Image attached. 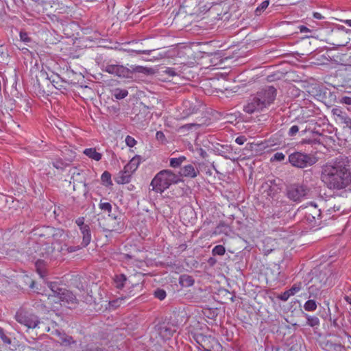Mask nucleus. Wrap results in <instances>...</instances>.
Segmentation results:
<instances>
[{"instance_id":"1","label":"nucleus","mask_w":351,"mask_h":351,"mask_svg":"<svg viewBox=\"0 0 351 351\" xmlns=\"http://www.w3.org/2000/svg\"><path fill=\"white\" fill-rule=\"evenodd\" d=\"M322 181L330 189H343L351 183V171L342 161H334L323 166Z\"/></svg>"},{"instance_id":"2","label":"nucleus","mask_w":351,"mask_h":351,"mask_svg":"<svg viewBox=\"0 0 351 351\" xmlns=\"http://www.w3.org/2000/svg\"><path fill=\"white\" fill-rule=\"evenodd\" d=\"M180 180L179 176L169 169L162 170L153 178L151 186L157 193H162L171 184H177Z\"/></svg>"},{"instance_id":"3","label":"nucleus","mask_w":351,"mask_h":351,"mask_svg":"<svg viewBox=\"0 0 351 351\" xmlns=\"http://www.w3.org/2000/svg\"><path fill=\"white\" fill-rule=\"evenodd\" d=\"M43 234L51 242L53 245L51 252L56 250L58 252H62L64 250L69 236L64 230L48 226L44 228Z\"/></svg>"},{"instance_id":"4","label":"nucleus","mask_w":351,"mask_h":351,"mask_svg":"<svg viewBox=\"0 0 351 351\" xmlns=\"http://www.w3.org/2000/svg\"><path fill=\"white\" fill-rule=\"evenodd\" d=\"M49 287L51 293L49 294L48 299L61 305L73 304L76 302L75 296L69 291L59 287L56 282H50Z\"/></svg>"},{"instance_id":"5","label":"nucleus","mask_w":351,"mask_h":351,"mask_svg":"<svg viewBox=\"0 0 351 351\" xmlns=\"http://www.w3.org/2000/svg\"><path fill=\"white\" fill-rule=\"evenodd\" d=\"M289 162L294 167L304 169L315 164L317 161L316 157L301 152H295L289 154Z\"/></svg>"},{"instance_id":"6","label":"nucleus","mask_w":351,"mask_h":351,"mask_svg":"<svg viewBox=\"0 0 351 351\" xmlns=\"http://www.w3.org/2000/svg\"><path fill=\"white\" fill-rule=\"evenodd\" d=\"M309 192L308 188L303 184H294L287 189L288 198L293 202H301Z\"/></svg>"},{"instance_id":"7","label":"nucleus","mask_w":351,"mask_h":351,"mask_svg":"<svg viewBox=\"0 0 351 351\" xmlns=\"http://www.w3.org/2000/svg\"><path fill=\"white\" fill-rule=\"evenodd\" d=\"M304 219L307 223L312 227L319 225L321 217V210L317 208V205L311 203L310 205L304 208Z\"/></svg>"},{"instance_id":"8","label":"nucleus","mask_w":351,"mask_h":351,"mask_svg":"<svg viewBox=\"0 0 351 351\" xmlns=\"http://www.w3.org/2000/svg\"><path fill=\"white\" fill-rule=\"evenodd\" d=\"M15 318L19 324L25 326L28 328H35L40 323L37 316L23 311L16 312Z\"/></svg>"},{"instance_id":"9","label":"nucleus","mask_w":351,"mask_h":351,"mask_svg":"<svg viewBox=\"0 0 351 351\" xmlns=\"http://www.w3.org/2000/svg\"><path fill=\"white\" fill-rule=\"evenodd\" d=\"M61 156L62 158H57L55 159L52 162L53 166L60 170H63L66 167H67L73 159L75 156V152L70 150L66 146H64L62 149H61Z\"/></svg>"},{"instance_id":"10","label":"nucleus","mask_w":351,"mask_h":351,"mask_svg":"<svg viewBox=\"0 0 351 351\" xmlns=\"http://www.w3.org/2000/svg\"><path fill=\"white\" fill-rule=\"evenodd\" d=\"M276 90L274 87L269 86L258 92L256 96L261 101L262 104H263V107L266 108L274 101L276 96Z\"/></svg>"},{"instance_id":"11","label":"nucleus","mask_w":351,"mask_h":351,"mask_svg":"<svg viewBox=\"0 0 351 351\" xmlns=\"http://www.w3.org/2000/svg\"><path fill=\"white\" fill-rule=\"evenodd\" d=\"M156 329L160 337L167 340L170 339L176 331V326L170 323H163L157 326Z\"/></svg>"},{"instance_id":"12","label":"nucleus","mask_w":351,"mask_h":351,"mask_svg":"<svg viewBox=\"0 0 351 351\" xmlns=\"http://www.w3.org/2000/svg\"><path fill=\"white\" fill-rule=\"evenodd\" d=\"M104 71L110 74H112L120 77H128L130 75V69L122 65L118 64L106 65Z\"/></svg>"},{"instance_id":"13","label":"nucleus","mask_w":351,"mask_h":351,"mask_svg":"<svg viewBox=\"0 0 351 351\" xmlns=\"http://www.w3.org/2000/svg\"><path fill=\"white\" fill-rule=\"evenodd\" d=\"M263 108V104L258 99V97L256 96L252 99L245 106H244L243 110L245 112L252 114L255 112L262 110Z\"/></svg>"},{"instance_id":"14","label":"nucleus","mask_w":351,"mask_h":351,"mask_svg":"<svg viewBox=\"0 0 351 351\" xmlns=\"http://www.w3.org/2000/svg\"><path fill=\"white\" fill-rule=\"evenodd\" d=\"M181 109L182 110V114L180 117L181 119H185L189 116L196 113L198 110V108L190 101H183Z\"/></svg>"},{"instance_id":"15","label":"nucleus","mask_w":351,"mask_h":351,"mask_svg":"<svg viewBox=\"0 0 351 351\" xmlns=\"http://www.w3.org/2000/svg\"><path fill=\"white\" fill-rule=\"evenodd\" d=\"M180 176L190 178H194L199 174V170L193 165H184L180 169Z\"/></svg>"},{"instance_id":"16","label":"nucleus","mask_w":351,"mask_h":351,"mask_svg":"<svg viewBox=\"0 0 351 351\" xmlns=\"http://www.w3.org/2000/svg\"><path fill=\"white\" fill-rule=\"evenodd\" d=\"M110 219H112L113 222L109 225L110 228L108 230L110 232L121 233L124 228L123 223L121 221V218L116 216H112Z\"/></svg>"},{"instance_id":"17","label":"nucleus","mask_w":351,"mask_h":351,"mask_svg":"<svg viewBox=\"0 0 351 351\" xmlns=\"http://www.w3.org/2000/svg\"><path fill=\"white\" fill-rule=\"evenodd\" d=\"M114 285L118 289H122L124 287H130V282L124 274L116 275L114 278Z\"/></svg>"},{"instance_id":"18","label":"nucleus","mask_w":351,"mask_h":351,"mask_svg":"<svg viewBox=\"0 0 351 351\" xmlns=\"http://www.w3.org/2000/svg\"><path fill=\"white\" fill-rule=\"evenodd\" d=\"M141 163V158L139 156L133 157L124 168L132 174L137 169Z\"/></svg>"},{"instance_id":"19","label":"nucleus","mask_w":351,"mask_h":351,"mask_svg":"<svg viewBox=\"0 0 351 351\" xmlns=\"http://www.w3.org/2000/svg\"><path fill=\"white\" fill-rule=\"evenodd\" d=\"M132 173H129L124 168L123 171H120L116 178V182L119 184H127L130 182Z\"/></svg>"},{"instance_id":"20","label":"nucleus","mask_w":351,"mask_h":351,"mask_svg":"<svg viewBox=\"0 0 351 351\" xmlns=\"http://www.w3.org/2000/svg\"><path fill=\"white\" fill-rule=\"evenodd\" d=\"M80 230L82 234V242L81 245L82 247H86L91 241V234L90 228L88 226H83V228H82Z\"/></svg>"},{"instance_id":"21","label":"nucleus","mask_w":351,"mask_h":351,"mask_svg":"<svg viewBox=\"0 0 351 351\" xmlns=\"http://www.w3.org/2000/svg\"><path fill=\"white\" fill-rule=\"evenodd\" d=\"M83 153L95 161H99L101 159V154L97 152L95 148H86L84 150Z\"/></svg>"},{"instance_id":"22","label":"nucleus","mask_w":351,"mask_h":351,"mask_svg":"<svg viewBox=\"0 0 351 351\" xmlns=\"http://www.w3.org/2000/svg\"><path fill=\"white\" fill-rule=\"evenodd\" d=\"M331 112L334 116L336 123L339 122L345 115L347 114V113L340 107L333 108Z\"/></svg>"},{"instance_id":"23","label":"nucleus","mask_w":351,"mask_h":351,"mask_svg":"<svg viewBox=\"0 0 351 351\" xmlns=\"http://www.w3.org/2000/svg\"><path fill=\"white\" fill-rule=\"evenodd\" d=\"M186 160L184 156H180L178 158H169V166L172 168H178Z\"/></svg>"},{"instance_id":"24","label":"nucleus","mask_w":351,"mask_h":351,"mask_svg":"<svg viewBox=\"0 0 351 351\" xmlns=\"http://www.w3.org/2000/svg\"><path fill=\"white\" fill-rule=\"evenodd\" d=\"M46 265V261L45 260L38 259L35 263V267L36 268V271L41 278H43L45 276V272L44 268Z\"/></svg>"},{"instance_id":"25","label":"nucleus","mask_w":351,"mask_h":351,"mask_svg":"<svg viewBox=\"0 0 351 351\" xmlns=\"http://www.w3.org/2000/svg\"><path fill=\"white\" fill-rule=\"evenodd\" d=\"M133 295H134V293H132V291L126 292V294L125 295H123V294H122V295L120 298H117V300L111 301L110 302V305L113 307H115V308L118 307L121 304V302L123 300H125L128 297H130Z\"/></svg>"},{"instance_id":"26","label":"nucleus","mask_w":351,"mask_h":351,"mask_svg":"<svg viewBox=\"0 0 351 351\" xmlns=\"http://www.w3.org/2000/svg\"><path fill=\"white\" fill-rule=\"evenodd\" d=\"M304 316L306 318V324L311 326V327H315V326H318L319 325V319L316 316H311V315H309L308 314H304Z\"/></svg>"},{"instance_id":"27","label":"nucleus","mask_w":351,"mask_h":351,"mask_svg":"<svg viewBox=\"0 0 351 351\" xmlns=\"http://www.w3.org/2000/svg\"><path fill=\"white\" fill-rule=\"evenodd\" d=\"M317 307V302L314 300H308L304 304V308L306 311H315Z\"/></svg>"},{"instance_id":"28","label":"nucleus","mask_w":351,"mask_h":351,"mask_svg":"<svg viewBox=\"0 0 351 351\" xmlns=\"http://www.w3.org/2000/svg\"><path fill=\"white\" fill-rule=\"evenodd\" d=\"M99 208L101 210L107 212L108 213L109 217H111L112 216L110 215V213L112 211V205L110 203L103 202L102 200H101L99 204Z\"/></svg>"},{"instance_id":"29","label":"nucleus","mask_w":351,"mask_h":351,"mask_svg":"<svg viewBox=\"0 0 351 351\" xmlns=\"http://www.w3.org/2000/svg\"><path fill=\"white\" fill-rule=\"evenodd\" d=\"M128 91L125 89L116 88L114 90L113 95L117 99H121L127 97Z\"/></svg>"},{"instance_id":"30","label":"nucleus","mask_w":351,"mask_h":351,"mask_svg":"<svg viewBox=\"0 0 351 351\" xmlns=\"http://www.w3.org/2000/svg\"><path fill=\"white\" fill-rule=\"evenodd\" d=\"M303 288V285L302 282L295 283L287 291L289 293V295H294Z\"/></svg>"},{"instance_id":"31","label":"nucleus","mask_w":351,"mask_h":351,"mask_svg":"<svg viewBox=\"0 0 351 351\" xmlns=\"http://www.w3.org/2000/svg\"><path fill=\"white\" fill-rule=\"evenodd\" d=\"M337 123L344 125L343 128H348L351 134V118L348 114L345 115Z\"/></svg>"},{"instance_id":"32","label":"nucleus","mask_w":351,"mask_h":351,"mask_svg":"<svg viewBox=\"0 0 351 351\" xmlns=\"http://www.w3.org/2000/svg\"><path fill=\"white\" fill-rule=\"evenodd\" d=\"M226 252L225 247L221 245H218L214 247V248L212 250V253L214 256L219 255V256H223Z\"/></svg>"},{"instance_id":"33","label":"nucleus","mask_w":351,"mask_h":351,"mask_svg":"<svg viewBox=\"0 0 351 351\" xmlns=\"http://www.w3.org/2000/svg\"><path fill=\"white\" fill-rule=\"evenodd\" d=\"M269 0L263 1L256 9L255 14L256 15H260L261 12L264 11L269 5Z\"/></svg>"},{"instance_id":"34","label":"nucleus","mask_w":351,"mask_h":351,"mask_svg":"<svg viewBox=\"0 0 351 351\" xmlns=\"http://www.w3.org/2000/svg\"><path fill=\"white\" fill-rule=\"evenodd\" d=\"M285 158V155L282 152H276L271 158V162H281Z\"/></svg>"},{"instance_id":"35","label":"nucleus","mask_w":351,"mask_h":351,"mask_svg":"<svg viewBox=\"0 0 351 351\" xmlns=\"http://www.w3.org/2000/svg\"><path fill=\"white\" fill-rule=\"evenodd\" d=\"M154 295L160 300H162L166 298V292L163 289H158L154 292Z\"/></svg>"},{"instance_id":"36","label":"nucleus","mask_w":351,"mask_h":351,"mask_svg":"<svg viewBox=\"0 0 351 351\" xmlns=\"http://www.w3.org/2000/svg\"><path fill=\"white\" fill-rule=\"evenodd\" d=\"M0 339L6 344L11 343V339L6 335L3 328H0Z\"/></svg>"},{"instance_id":"37","label":"nucleus","mask_w":351,"mask_h":351,"mask_svg":"<svg viewBox=\"0 0 351 351\" xmlns=\"http://www.w3.org/2000/svg\"><path fill=\"white\" fill-rule=\"evenodd\" d=\"M101 180L103 182L110 184H111V175L108 171H104L101 175Z\"/></svg>"},{"instance_id":"38","label":"nucleus","mask_w":351,"mask_h":351,"mask_svg":"<svg viewBox=\"0 0 351 351\" xmlns=\"http://www.w3.org/2000/svg\"><path fill=\"white\" fill-rule=\"evenodd\" d=\"M125 141L126 145L130 147H133L136 143V141L131 136H127Z\"/></svg>"},{"instance_id":"39","label":"nucleus","mask_w":351,"mask_h":351,"mask_svg":"<svg viewBox=\"0 0 351 351\" xmlns=\"http://www.w3.org/2000/svg\"><path fill=\"white\" fill-rule=\"evenodd\" d=\"M339 102L342 104L351 106V97L350 96H343L339 99Z\"/></svg>"},{"instance_id":"40","label":"nucleus","mask_w":351,"mask_h":351,"mask_svg":"<svg viewBox=\"0 0 351 351\" xmlns=\"http://www.w3.org/2000/svg\"><path fill=\"white\" fill-rule=\"evenodd\" d=\"M298 131L299 127L298 125H292L288 132V134L290 136H293L298 132Z\"/></svg>"},{"instance_id":"41","label":"nucleus","mask_w":351,"mask_h":351,"mask_svg":"<svg viewBox=\"0 0 351 351\" xmlns=\"http://www.w3.org/2000/svg\"><path fill=\"white\" fill-rule=\"evenodd\" d=\"M291 295H289V291L287 290L285 291V292H283L282 293H281L280 295H279L278 296V298L280 299V300L282 301H287L288 300V299L291 297Z\"/></svg>"},{"instance_id":"42","label":"nucleus","mask_w":351,"mask_h":351,"mask_svg":"<svg viewBox=\"0 0 351 351\" xmlns=\"http://www.w3.org/2000/svg\"><path fill=\"white\" fill-rule=\"evenodd\" d=\"M19 36H20L21 40L24 43H27L30 42V40H31V39L28 36L27 34L25 32H21Z\"/></svg>"},{"instance_id":"43","label":"nucleus","mask_w":351,"mask_h":351,"mask_svg":"<svg viewBox=\"0 0 351 351\" xmlns=\"http://www.w3.org/2000/svg\"><path fill=\"white\" fill-rule=\"evenodd\" d=\"M74 341L73 340L72 337L70 336H64L62 337V343L65 345H69L72 343H73Z\"/></svg>"},{"instance_id":"44","label":"nucleus","mask_w":351,"mask_h":351,"mask_svg":"<svg viewBox=\"0 0 351 351\" xmlns=\"http://www.w3.org/2000/svg\"><path fill=\"white\" fill-rule=\"evenodd\" d=\"M184 213H189V215H193L194 214V212L191 208L185 207V208H183L180 211L181 217H183Z\"/></svg>"},{"instance_id":"45","label":"nucleus","mask_w":351,"mask_h":351,"mask_svg":"<svg viewBox=\"0 0 351 351\" xmlns=\"http://www.w3.org/2000/svg\"><path fill=\"white\" fill-rule=\"evenodd\" d=\"M129 51H132V52H134L136 53V54H145V55H149L151 53V52L153 51V50H136V49H132V50H128Z\"/></svg>"},{"instance_id":"46","label":"nucleus","mask_w":351,"mask_h":351,"mask_svg":"<svg viewBox=\"0 0 351 351\" xmlns=\"http://www.w3.org/2000/svg\"><path fill=\"white\" fill-rule=\"evenodd\" d=\"M156 138L158 141H160L161 142H164L166 139L164 133L161 131H158L156 132Z\"/></svg>"},{"instance_id":"47","label":"nucleus","mask_w":351,"mask_h":351,"mask_svg":"<svg viewBox=\"0 0 351 351\" xmlns=\"http://www.w3.org/2000/svg\"><path fill=\"white\" fill-rule=\"evenodd\" d=\"M247 138H245V136H239L238 137L236 138L235 139V142L238 144V145H243L244 143L246 141Z\"/></svg>"},{"instance_id":"48","label":"nucleus","mask_w":351,"mask_h":351,"mask_svg":"<svg viewBox=\"0 0 351 351\" xmlns=\"http://www.w3.org/2000/svg\"><path fill=\"white\" fill-rule=\"evenodd\" d=\"M84 219L83 217H80L75 221L76 224L79 226L80 229L83 228V226H88L86 224H84Z\"/></svg>"},{"instance_id":"49","label":"nucleus","mask_w":351,"mask_h":351,"mask_svg":"<svg viewBox=\"0 0 351 351\" xmlns=\"http://www.w3.org/2000/svg\"><path fill=\"white\" fill-rule=\"evenodd\" d=\"M299 29L301 33H306V32H310L311 30L304 25H300L299 26Z\"/></svg>"},{"instance_id":"50","label":"nucleus","mask_w":351,"mask_h":351,"mask_svg":"<svg viewBox=\"0 0 351 351\" xmlns=\"http://www.w3.org/2000/svg\"><path fill=\"white\" fill-rule=\"evenodd\" d=\"M165 73H167L170 76H174L176 74V71L171 68H167L165 70Z\"/></svg>"},{"instance_id":"51","label":"nucleus","mask_w":351,"mask_h":351,"mask_svg":"<svg viewBox=\"0 0 351 351\" xmlns=\"http://www.w3.org/2000/svg\"><path fill=\"white\" fill-rule=\"evenodd\" d=\"M146 69L143 66H138L134 69V71L138 73H145Z\"/></svg>"},{"instance_id":"52","label":"nucleus","mask_w":351,"mask_h":351,"mask_svg":"<svg viewBox=\"0 0 351 351\" xmlns=\"http://www.w3.org/2000/svg\"><path fill=\"white\" fill-rule=\"evenodd\" d=\"M198 125L197 124H195V123H189V124H186L184 125V126H182L183 128H186V129H192L193 128H196L197 127Z\"/></svg>"},{"instance_id":"53","label":"nucleus","mask_w":351,"mask_h":351,"mask_svg":"<svg viewBox=\"0 0 351 351\" xmlns=\"http://www.w3.org/2000/svg\"><path fill=\"white\" fill-rule=\"evenodd\" d=\"M79 250V247H69L67 246L64 248V250H66L69 252H75L76 250Z\"/></svg>"},{"instance_id":"54","label":"nucleus","mask_w":351,"mask_h":351,"mask_svg":"<svg viewBox=\"0 0 351 351\" xmlns=\"http://www.w3.org/2000/svg\"><path fill=\"white\" fill-rule=\"evenodd\" d=\"M313 16L316 19H324V16L319 12H314Z\"/></svg>"},{"instance_id":"55","label":"nucleus","mask_w":351,"mask_h":351,"mask_svg":"<svg viewBox=\"0 0 351 351\" xmlns=\"http://www.w3.org/2000/svg\"><path fill=\"white\" fill-rule=\"evenodd\" d=\"M344 300L351 305V297L348 295L344 296Z\"/></svg>"},{"instance_id":"56","label":"nucleus","mask_w":351,"mask_h":351,"mask_svg":"<svg viewBox=\"0 0 351 351\" xmlns=\"http://www.w3.org/2000/svg\"><path fill=\"white\" fill-rule=\"evenodd\" d=\"M344 23L349 27H351V19H348L344 21Z\"/></svg>"},{"instance_id":"57","label":"nucleus","mask_w":351,"mask_h":351,"mask_svg":"<svg viewBox=\"0 0 351 351\" xmlns=\"http://www.w3.org/2000/svg\"><path fill=\"white\" fill-rule=\"evenodd\" d=\"M303 143H307V144H311V143H313V141L311 140H310V139H308V140H306L305 139V140L303 141Z\"/></svg>"},{"instance_id":"58","label":"nucleus","mask_w":351,"mask_h":351,"mask_svg":"<svg viewBox=\"0 0 351 351\" xmlns=\"http://www.w3.org/2000/svg\"><path fill=\"white\" fill-rule=\"evenodd\" d=\"M187 278H188V279H189V283H188V285H191L193 284L192 280H191L189 277H188Z\"/></svg>"},{"instance_id":"59","label":"nucleus","mask_w":351,"mask_h":351,"mask_svg":"<svg viewBox=\"0 0 351 351\" xmlns=\"http://www.w3.org/2000/svg\"><path fill=\"white\" fill-rule=\"evenodd\" d=\"M306 132V130L305 129V130L301 131V134L304 135Z\"/></svg>"},{"instance_id":"60","label":"nucleus","mask_w":351,"mask_h":351,"mask_svg":"<svg viewBox=\"0 0 351 351\" xmlns=\"http://www.w3.org/2000/svg\"><path fill=\"white\" fill-rule=\"evenodd\" d=\"M49 254H50V252H47L46 253V256H45V258H48V257L49 256Z\"/></svg>"},{"instance_id":"61","label":"nucleus","mask_w":351,"mask_h":351,"mask_svg":"<svg viewBox=\"0 0 351 351\" xmlns=\"http://www.w3.org/2000/svg\"><path fill=\"white\" fill-rule=\"evenodd\" d=\"M313 289V287H309V293H310V296L309 297H311V290Z\"/></svg>"},{"instance_id":"62","label":"nucleus","mask_w":351,"mask_h":351,"mask_svg":"<svg viewBox=\"0 0 351 351\" xmlns=\"http://www.w3.org/2000/svg\"><path fill=\"white\" fill-rule=\"evenodd\" d=\"M34 282H32V285H30V287L33 288V287H34Z\"/></svg>"},{"instance_id":"63","label":"nucleus","mask_w":351,"mask_h":351,"mask_svg":"<svg viewBox=\"0 0 351 351\" xmlns=\"http://www.w3.org/2000/svg\"><path fill=\"white\" fill-rule=\"evenodd\" d=\"M314 142H315V143H319V141H317V140H315V141H314Z\"/></svg>"}]
</instances>
